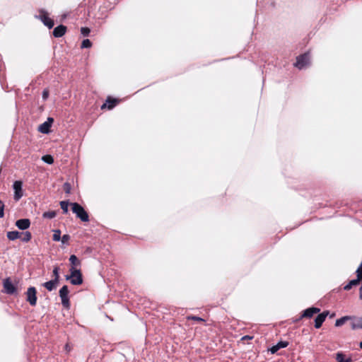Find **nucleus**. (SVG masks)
Listing matches in <instances>:
<instances>
[{"label": "nucleus", "mask_w": 362, "mask_h": 362, "mask_svg": "<svg viewBox=\"0 0 362 362\" xmlns=\"http://www.w3.org/2000/svg\"><path fill=\"white\" fill-rule=\"evenodd\" d=\"M90 32V30L87 27H83L81 28V33L83 36H88Z\"/></svg>", "instance_id": "nucleus-31"}, {"label": "nucleus", "mask_w": 362, "mask_h": 362, "mask_svg": "<svg viewBox=\"0 0 362 362\" xmlns=\"http://www.w3.org/2000/svg\"><path fill=\"white\" fill-rule=\"evenodd\" d=\"M351 328L353 329H362V317L356 319L351 322Z\"/></svg>", "instance_id": "nucleus-19"}, {"label": "nucleus", "mask_w": 362, "mask_h": 362, "mask_svg": "<svg viewBox=\"0 0 362 362\" xmlns=\"http://www.w3.org/2000/svg\"><path fill=\"white\" fill-rule=\"evenodd\" d=\"M320 311V308L314 307L309 308L303 312L301 317L311 318L314 315L319 313Z\"/></svg>", "instance_id": "nucleus-12"}, {"label": "nucleus", "mask_w": 362, "mask_h": 362, "mask_svg": "<svg viewBox=\"0 0 362 362\" xmlns=\"http://www.w3.org/2000/svg\"><path fill=\"white\" fill-rule=\"evenodd\" d=\"M70 239H71L70 235H68V234H65V235H64L62 237L61 240H62V243L63 244L69 245V242Z\"/></svg>", "instance_id": "nucleus-29"}, {"label": "nucleus", "mask_w": 362, "mask_h": 362, "mask_svg": "<svg viewBox=\"0 0 362 362\" xmlns=\"http://www.w3.org/2000/svg\"><path fill=\"white\" fill-rule=\"evenodd\" d=\"M58 284V281H55L54 280L52 279L51 281L44 283L42 286L45 287L47 291H52L57 287Z\"/></svg>", "instance_id": "nucleus-16"}, {"label": "nucleus", "mask_w": 362, "mask_h": 362, "mask_svg": "<svg viewBox=\"0 0 362 362\" xmlns=\"http://www.w3.org/2000/svg\"><path fill=\"white\" fill-rule=\"evenodd\" d=\"M66 32V27L63 25H60L56 27L53 30V35L55 37H62Z\"/></svg>", "instance_id": "nucleus-14"}, {"label": "nucleus", "mask_w": 362, "mask_h": 362, "mask_svg": "<svg viewBox=\"0 0 362 362\" xmlns=\"http://www.w3.org/2000/svg\"><path fill=\"white\" fill-rule=\"evenodd\" d=\"M49 97V90L47 89H45L42 92V98L44 100H47Z\"/></svg>", "instance_id": "nucleus-35"}, {"label": "nucleus", "mask_w": 362, "mask_h": 362, "mask_svg": "<svg viewBox=\"0 0 362 362\" xmlns=\"http://www.w3.org/2000/svg\"><path fill=\"white\" fill-rule=\"evenodd\" d=\"M187 319L188 320H195V321H197V322H204L205 320L202 318V317H197V316H194V315H189L187 317Z\"/></svg>", "instance_id": "nucleus-30"}, {"label": "nucleus", "mask_w": 362, "mask_h": 362, "mask_svg": "<svg viewBox=\"0 0 362 362\" xmlns=\"http://www.w3.org/2000/svg\"><path fill=\"white\" fill-rule=\"evenodd\" d=\"M59 204L63 211V213L65 214H67L68 213V207H69V205L70 204L69 202L68 201H62V202H60Z\"/></svg>", "instance_id": "nucleus-23"}, {"label": "nucleus", "mask_w": 362, "mask_h": 362, "mask_svg": "<svg viewBox=\"0 0 362 362\" xmlns=\"http://www.w3.org/2000/svg\"><path fill=\"white\" fill-rule=\"evenodd\" d=\"M69 261L71 262V268H76L77 267L81 265L80 260L77 258L75 255H71L69 257Z\"/></svg>", "instance_id": "nucleus-17"}, {"label": "nucleus", "mask_w": 362, "mask_h": 362, "mask_svg": "<svg viewBox=\"0 0 362 362\" xmlns=\"http://www.w3.org/2000/svg\"><path fill=\"white\" fill-rule=\"evenodd\" d=\"M26 300L30 305L35 306L37 303V291L35 287H30L26 291Z\"/></svg>", "instance_id": "nucleus-7"}, {"label": "nucleus", "mask_w": 362, "mask_h": 362, "mask_svg": "<svg viewBox=\"0 0 362 362\" xmlns=\"http://www.w3.org/2000/svg\"><path fill=\"white\" fill-rule=\"evenodd\" d=\"M71 210L76 217L83 222L89 221V216L87 211L79 204L74 202L71 203Z\"/></svg>", "instance_id": "nucleus-1"}, {"label": "nucleus", "mask_w": 362, "mask_h": 362, "mask_svg": "<svg viewBox=\"0 0 362 362\" xmlns=\"http://www.w3.org/2000/svg\"><path fill=\"white\" fill-rule=\"evenodd\" d=\"M288 345V342L287 341H279L277 344L273 346L269 351L272 354H275L280 349L286 348Z\"/></svg>", "instance_id": "nucleus-15"}, {"label": "nucleus", "mask_w": 362, "mask_h": 362, "mask_svg": "<svg viewBox=\"0 0 362 362\" xmlns=\"http://www.w3.org/2000/svg\"><path fill=\"white\" fill-rule=\"evenodd\" d=\"M37 17L49 29L54 25V21L49 17L48 13L43 9L38 11V15Z\"/></svg>", "instance_id": "nucleus-3"}, {"label": "nucleus", "mask_w": 362, "mask_h": 362, "mask_svg": "<svg viewBox=\"0 0 362 362\" xmlns=\"http://www.w3.org/2000/svg\"><path fill=\"white\" fill-rule=\"evenodd\" d=\"M69 293V291L67 286H63L59 290V296L62 299V304L66 308H69L70 306Z\"/></svg>", "instance_id": "nucleus-4"}, {"label": "nucleus", "mask_w": 362, "mask_h": 362, "mask_svg": "<svg viewBox=\"0 0 362 362\" xmlns=\"http://www.w3.org/2000/svg\"><path fill=\"white\" fill-rule=\"evenodd\" d=\"M356 275H357V278L361 281L362 280V263H361L360 266L358 267V268L356 270Z\"/></svg>", "instance_id": "nucleus-32"}, {"label": "nucleus", "mask_w": 362, "mask_h": 362, "mask_svg": "<svg viewBox=\"0 0 362 362\" xmlns=\"http://www.w3.org/2000/svg\"><path fill=\"white\" fill-rule=\"evenodd\" d=\"M21 233L18 231H9L7 233V238L10 240H14L21 238Z\"/></svg>", "instance_id": "nucleus-18"}, {"label": "nucleus", "mask_w": 362, "mask_h": 362, "mask_svg": "<svg viewBox=\"0 0 362 362\" xmlns=\"http://www.w3.org/2000/svg\"><path fill=\"white\" fill-rule=\"evenodd\" d=\"M359 346H360V348L362 349V341L360 342Z\"/></svg>", "instance_id": "nucleus-37"}, {"label": "nucleus", "mask_w": 362, "mask_h": 362, "mask_svg": "<svg viewBox=\"0 0 362 362\" xmlns=\"http://www.w3.org/2000/svg\"><path fill=\"white\" fill-rule=\"evenodd\" d=\"M310 63V57L308 53H305L297 57L294 66L300 69L304 68Z\"/></svg>", "instance_id": "nucleus-5"}, {"label": "nucleus", "mask_w": 362, "mask_h": 362, "mask_svg": "<svg viewBox=\"0 0 362 362\" xmlns=\"http://www.w3.org/2000/svg\"><path fill=\"white\" fill-rule=\"evenodd\" d=\"M52 239L54 241H59L61 240V230H60L57 229V230H54Z\"/></svg>", "instance_id": "nucleus-27"}, {"label": "nucleus", "mask_w": 362, "mask_h": 362, "mask_svg": "<svg viewBox=\"0 0 362 362\" xmlns=\"http://www.w3.org/2000/svg\"><path fill=\"white\" fill-rule=\"evenodd\" d=\"M21 235H23L22 237L21 236V240L23 242L28 243L32 238V235H31L30 232H29V231H26L23 233H21Z\"/></svg>", "instance_id": "nucleus-22"}, {"label": "nucleus", "mask_w": 362, "mask_h": 362, "mask_svg": "<svg viewBox=\"0 0 362 362\" xmlns=\"http://www.w3.org/2000/svg\"><path fill=\"white\" fill-rule=\"evenodd\" d=\"M252 338H253V337H252V336L245 335V336H244V337H243L241 338V340H242V341H245V340H250V339H252Z\"/></svg>", "instance_id": "nucleus-36"}, {"label": "nucleus", "mask_w": 362, "mask_h": 362, "mask_svg": "<svg viewBox=\"0 0 362 362\" xmlns=\"http://www.w3.org/2000/svg\"><path fill=\"white\" fill-rule=\"evenodd\" d=\"M53 121L54 120L52 118L49 117L46 122H45L44 123H42V124L40 125V127L38 128L39 132H40L41 133H43V134L49 133V129L51 127V125H52Z\"/></svg>", "instance_id": "nucleus-11"}, {"label": "nucleus", "mask_w": 362, "mask_h": 362, "mask_svg": "<svg viewBox=\"0 0 362 362\" xmlns=\"http://www.w3.org/2000/svg\"><path fill=\"white\" fill-rule=\"evenodd\" d=\"M22 182L15 181L13 183L14 199L18 201L23 197Z\"/></svg>", "instance_id": "nucleus-8"}, {"label": "nucleus", "mask_w": 362, "mask_h": 362, "mask_svg": "<svg viewBox=\"0 0 362 362\" xmlns=\"http://www.w3.org/2000/svg\"><path fill=\"white\" fill-rule=\"evenodd\" d=\"M59 267L56 266L54 267L53 272H52V276L54 277L53 280L55 281H59Z\"/></svg>", "instance_id": "nucleus-24"}, {"label": "nucleus", "mask_w": 362, "mask_h": 362, "mask_svg": "<svg viewBox=\"0 0 362 362\" xmlns=\"http://www.w3.org/2000/svg\"><path fill=\"white\" fill-rule=\"evenodd\" d=\"M3 286L6 293L8 294H13L16 291V287L12 284L9 278H6V279L4 280Z\"/></svg>", "instance_id": "nucleus-9"}, {"label": "nucleus", "mask_w": 362, "mask_h": 362, "mask_svg": "<svg viewBox=\"0 0 362 362\" xmlns=\"http://www.w3.org/2000/svg\"><path fill=\"white\" fill-rule=\"evenodd\" d=\"M70 276L66 277V279H70L73 285H81L83 283L82 274L80 269L77 268L70 269Z\"/></svg>", "instance_id": "nucleus-2"}, {"label": "nucleus", "mask_w": 362, "mask_h": 362, "mask_svg": "<svg viewBox=\"0 0 362 362\" xmlns=\"http://www.w3.org/2000/svg\"><path fill=\"white\" fill-rule=\"evenodd\" d=\"M57 214L54 211H46L42 214L43 218H53L56 216Z\"/></svg>", "instance_id": "nucleus-25"}, {"label": "nucleus", "mask_w": 362, "mask_h": 362, "mask_svg": "<svg viewBox=\"0 0 362 362\" xmlns=\"http://www.w3.org/2000/svg\"><path fill=\"white\" fill-rule=\"evenodd\" d=\"M121 100L119 98H115L111 96H108L105 100V103L102 105L101 110H112L115 107H116L118 104H119Z\"/></svg>", "instance_id": "nucleus-6"}, {"label": "nucleus", "mask_w": 362, "mask_h": 362, "mask_svg": "<svg viewBox=\"0 0 362 362\" xmlns=\"http://www.w3.org/2000/svg\"><path fill=\"white\" fill-rule=\"evenodd\" d=\"M64 190L66 194H69L71 192V185L68 182L64 184Z\"/></svg>", "instance_id": "nucleus-33"}, {"label": "nucleus", "mask_w": 362, "mask_h": 362, "mask_svg": "<svg viewBox=\"0 0 362 362\" xmlns=\"http://www.w3.org/2000/svg\"><path fill=\"white\" fill-rule=\"evenodd\" d=\"M4 204L0 199V218H3L4 216Z\"/></svg>", "instance_id": "nucleus-34"}, {"label": "nucleus", "mask_w": 362, "mask_h": 362, "mask_svg": "<svg viewBox=\"0 0 362 362\" xmlns=\"http://www.w3.org/2000/svg\"><path fill=\"white\" fill-rule=\"evenodd\" d=\"M329 314L328 311H324L322 313H320L316 318L315 319V327L319 329L321 327L322 323L325 322L326 317Z\"/></svg>", "instance_id": "nucleus-10"}, {"label": "nucleus", "mask_w": 362, "mask_h": 362, "mask_svg": "<svg viewBox=\"0 0 362 362\" xmlns=\"http://www.w3.org/2000/svg\"><path fill=\"white\" fill-rule=\"evenodd\" d=\"M16 226L21 230H26L30 226V221L28 218L19 219L16 222Z\"/></svg>", "instance_id": "nucleus-13"}, {"label": "nucleus", "mask_w": 362, "mask_h": 362, "mask_svg": "<svg viewBox=\"0 0 362 362\" xmlns=\"http://www.w3.org/2000/svg\"><path fill=\"white\" fill-rule=\"evenodd\" d=\"M360 281L361 280L358 279V278L356 279L351 280V281H349V283L348 284H346L344 287V289L346 291L350 290L352 288V286L358 285L359 284Z\"/></svg>", "instance_id": "nucleus-21"}, {"label": "nucleus", "mask_w": 362, "mask_h": 362, "mask_svg": "<svg viewBox=\"0 0 362 362\" xmlns=\"http://www.w3.org/2000/svg\"><path fill=\"white\" fill-rule=\"evenodd\" d=\"M92 46V42L88 39L83 40L81 43V48H89Z\"/></svg>", "instance_id": "nucleus-28"}, {"label": "nucleus", "mask_w": 362, "mask_h": 362, "mask_svg": "<svg viewBox=\"0 0 362 362\" xmlns=\"http://www.w3.org/2000/svg\"><path fill=\"white\" fill-rule=\"evenodd\" d=\"M42 160L48 164H52L54 163V158L50 155H45L42 156Z\"/></svg>", "instance_id": "nucleus-26"}, {"label": "nucleus", "mask_w": 362, "mask_h": 362, "mask_svg": "<svg viewBox=\"0 0 362 362\" xmlns=\"http://www.w3.org/2000/svg\"><path fill=\"white\" fill-rule=\"evenodd\" d=\"M351 319V317L350 316H344L339 319H337L335 322V326L336 327H340L342 326L346 321Z\"/></svg>", "instance_id": "nucleus-20"}]
</instances>
